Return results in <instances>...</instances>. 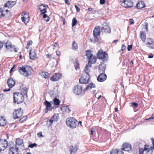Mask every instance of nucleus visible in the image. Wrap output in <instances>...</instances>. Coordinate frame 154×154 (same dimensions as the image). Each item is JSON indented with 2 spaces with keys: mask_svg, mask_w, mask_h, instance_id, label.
<instances>
[{
  "mask_svg": "<svg viewBox=\"0 0 154 154\" xmlns=\"http://www.w3.org/2000/svg\"><path fill=\"white\" fill-rule=\"evenodd\" d=\"M61 77V75L60 73H55L50 78V80L54 82L57 81Z\"/></svg>",
  "mask_w": 154,
  "mask_h": 154,
  "instance_id": "17",
  "label": "nucleus"
},
{
  "mask_svg": "<svg viewBox=\"0 0 154 154\" xmlns=\"http://www.w3.org/2000/svg\"><path fill=\"white\" fill-rule=\"evenodd\" d=\"M77 122L74 118L71 117L66 121V123L67 126L73 128H75L77 125Z\"/></svg>",
  "mask_w": 154,
  "mask_h": 154,
  "instance_id": "7",
  "label": "nucleus"
},
{
  "mask_svg": "<svg viewBox=\"0 0 154 154\" xmlns=\"http://www.w3.org/2000/svg\"><path fill=\"white\" fill-rule=\"evenodd\" d=\"M44 104L46 106V108L45 112L46 113L48 112V110L50 111L52 110V109L51 107V104L50 102L46 100L44 102Z\"/></svg>",
  "mask_w": 154,
  "mask_h": 154,
  "instance_id": "23",
  "label": "nucleus"
},
{
  "mask_svg": "<svg viewBox=\"0 0 154 154\" xmlns=\"http://www.w3.org/2000/svg\"><path fill=\"white\" fill-rule=\"evenodd\" d=\"M60 102V100L59 99L56 98H55L53 99L52 103H53L54 105L59 106Z\"/></svg>",
  "mask_w": 154,
  "mask_h": 154,
  "instance_id": "33",
  "label": "nucleus"
},
{
  "mask_svg": "<svg viewBox=\"0 0 154 154\" xmlns=\"http://www.w3.org/2000/svg\"><path fill=\"white\" fill-rule=\"evenodd\" d=\"M79 64L77 62V61H75V63H74V66L76 70L79 68Z\"/></svg>",
  "mask_w": 154,
  "mask_h": 154,
  "instance_id": "43",
  "label": "nucleus"
},
{
  "mask_svg": "<svg viewBox=\"0 0 154 154\" xmlns=\"http://www.w3.org/2000/svg\"><path fill=\"white\" fill-rule=\"evenodd\" d=\"M4 43L3 42L0 41V50L2 48L3 46Z\"/></svg>",
  "mask_w": 154,
  "mask_h": 154,
  "instance_id": "50",
  "label": "nucleus"
},
{
  "mask_svg": "<svg viewBox=\"0 0 154 154\" xmlns=\"http://www.w3.org/2000/svg\"><path fill=\"white\" fill-rule=\"evenodd\" d=\"M56 54L58 55H60V51H57L56 52Z\"/></svg>",
  "mask_w": 154,
  "mask_h": 154,
  "instance_id": "63",
  "label": "nucleus"
},
{
  "mask_svg": "<svg viewBox=\"0 0 154 154\" xmlns=\"http://www.w3.org/2000/svg\"><path fill=\"white\" fill-rule=\"evenodd\" d=\"M10 88H9L8 89H5L3 90V91L4 92H7L9 91L10 90Z\"/></svg>",
  "mask_w": 154,
  "mask_h": 154,
  "instance_id": "62",
  "label": "nucleus"
},
{
  "mask_svg": "<svg viewBox=\"0 0 154 154\" xmlns=\"http://www.w3.org/2000/svg\"><path fill=\"white\" fill-rule=\"evenodd\" d=\"M58 114H55L52 117V119L54 120L55 122H57L58 118Z\"/></svg>",
  "mask_w": 154,
  "mask_h": 154,
  "instance_id": "40",
  "label": "nucleus"
},
{
  "mask_svg": "<svg viewBox=\"0 0 154 154\" xmlns=\"http://www.w3.org/2000/svg\"><path fill=\"white\" fill-rule=\"evenodd\" d=\"M61 109L62 110H65L67 112H69L71 111L70 108H69V106L68 105L67 106H66L62 107Z\"/></svg>",
  "mask_w": 154,
  "mask_h": 154,
  "instance_id": "35",
  "label": "nucleus"
},
{
  "mask_svg": "<svg viewBox=\"0 0 154 154\" xmlns=\"http://www.w3.org/2000/svg\"><path fill=\"white\" fill-rule=\"evenodd\" d=\"M75 8L76 9L77 11L79 12L80 11V9L76 5H75Z\"/></svg>",
  "mask_w": 154,
  "mask_h": 154,
  "instance_id": "54",
  "label": "nucleus"
},
{
  "mask_svg": "<svg viewBox=\"0 0 154 154\" xmlns=\"http://www.w3.org/2000/svg\"><path fill=\"white\" fill-rule=\"evenodd\" d=\"M6 124V121L3 116H0V126H3Z\"/></svg>",
  "mask_w": 154,
  "mask_h": 154,
  "instance_id": "26",
  "label": "nucleus"
},
{
  "mask_svg": "<svg viewBox=\"0 0 154 154\" xmlns=\"http://www.w3.org/2000/svg\"><path fill=\"white\" fill-rule=\"evenodd\" d=\"M21 109L19 108L15 110L13 113V116L14 119H16L21 117L23 115V112Z\"/></svg>",
  "mask_w": 154,
  "mask_h": 154,
  "instance_id": "9",
  "label": "nucleus"
},
{
  "mask_svg": "<svg viewBox=\"0 0 154 154\" xmlns=\"http://www.w3.org/2000/svg\"><path fill=\"white\" fill-rule=\"evenodd\" d=\"M105 2V0H100V3L103 5L104 4Z\"/></svg>",
  "mask_w": 154,
  "mask_h": 154,
  "instance_id": "56",
  "label": "nucleus"
},
{
  "mask_svg": "<svg viewBox=\"0 0 154 154\" xmlns=\"http://www.w3.org/2000/svg\"><path fill=\"white\" fill-rule=\"evenodd\" d=\"M153 57V55L152 54H151L148 56V57L149 58H152Z\"/></svg>",
  "mask_w": 154,
  "mask_h": 154,
  "instance_id": "61",
  "label": "nucleus"
},
{
  "mask_svg": "<svg viewBox=\"0 0 154 154\" xmlns=\"http://www.w3.org/2000/svg\"><path fill=\"white\" fill-rule=\"evenodd\" d=\"M15 66V65H14L13 66V67L10 70V73H11L13 71V69L14 68V67Z\"/></svg>",
  "mask_w": 154,
  "mask_h": 154,
  "instance_id": "60",
  "label": "nucleus"
},
{
  "mask_svg": "<svg viewBox=\"0 0 154 154\" xmlns=\"http://www.w3.org/2000/svg\"><path fill=\"white\" fill-rule=\"evenodd\" d=\"M77 23V20L75 18H74L72 19V26H74L76 25Z\"/></svg>",
  "mask_w": 154,
  "mask_h": 154,
  "instance_id": "41",
  "label": "nucleus"
},
{
  "mask_svg": "<svg viewBox=\"0 0 154 154\" xmlns=\"http://www.w3.org/2000/svg\"><path fill=\"white\" fill-rule=\"evenodd\" d=\"M27 116H23L19 120L20 122H22L24 121H25L27 119Z\"/></svg>",
  "mask_w": 154,
  "mask_h": 154,
  "instance_id": "42",
  "label": "nucleus"
},
{
  "mask_svg": "<svg viewBox=\"0 0 154 154\" xmlns=\"http://www.w3.org/2000/svg\"><path fill=\"white\" fill-rule=\"evenodd\" d=\"M147 47L151 49H154V40L149 38L147 39V42L146 44Z\"/></svg>",
  "mask_w": 154,
  "mask_h": 154,
  "instance_id": "14",
  "label": "nucleus"
},
{
  "mask_svg": "<svg viewBox=\"0 0 154 154\" xmlns=\"http://www.w3.org/2000/svg\"><path fill=\"white\" fill-rule=\"evenodd\" d=\"M28 88L26 87H24L23 88L21 91L20 94H22L24 96V97L26 96V97H27V92L28 91Z\"/></svg>",
  "mask_w": 154,
  "mask_h": 154,
  "instance_id": "28",
  "label": "nucleus"
},
{
  "mask_svg": "<svg viewBox=\"0 0 154 154\" xmlns=\"http://www.w3.org/2000/svg\"><path fill=\"white\" fill-rule=\"evenodd\" d=\"M54 121V120L53 119H50L49 121V122L50 123V125H51L53 123Z\"/></svg>",
  "mask_w": 154,
  "mask_h": 154,
  "instance_id": "57",
  "label": "nucleus"
},
{
  "mask_svg": "<svg viewBox=\"0 0 154 154\" xmlns=\"http://www.w3.org/2000/svg\"><path fill=\"white\" fill-rule=\"evenodd\" d=\"M86 55L88 59V62L86 65L89 66L92 64L96 62V58L93 56V54H91V51L88 50L86 51Z\"/></svg>",
  "mask_w": 154,
  "mask_h": 154,
  "instance_id": "4",
  "label": "nucleus"
},
{
  "mask_svg": "<svg viewBox=\"0 0 154 154\" xmlns=\"http://www.w3.org/2000/svg\"><path fill=\"white\" fill-rule=\"evenodd\" d=\"M110 154H124V153L117 149L112 150L110 152Z\"/></svg>",
  "mask_w": 154,
  "mask_h": 154,
  "instance_id": "32",
  "label": "nucleus"
},
{
  "mask_svg": "<svg viewBox=\"0 0 154 154\" xmlns=\"http://www.w3.org/2000/svg\"><path fill=\"white\" fill-rule=\"evenodd\" d=\"M100 32H110L111 29L109 26L106 23H104L103 24V26L100 27Z\"/></svg>",
  "mask_w": 154,
  "mask_h": 154,
  "instance_id": "10",
  "label": "nucleus"
},
{
  "mask_svg": "<svg viewBox=\"0 0 154 154\" xmlns=\"http://www.w3.org/2000/svg\"><path fill=\"white\" fill-rule=\"evenodd\" d=\"M154 119V113H153L152 115L148 119H146V120H149L151 119Z\"/></svg>",
  "mask_w": 154,
  "mask_h": 154,
  "instance_id": "49",
  "label": "nucleus"
},
{
  "mask_svg": "<svg viewBox=\"0 0 154 154\" xmlns=\"http://www.w3.org/2000/svg\"><path fill=\"white\" fill-rule=\"evenodd\" d=\"M152 143L153 144V147L151 146V149L152 150H154V139L152 138Z\"/></svg>",
  "mask_w": 154,
  "mask_h": 154,
  "instance_id": "48",
  "label": "nucleus"
},
{
  "mask_svg": "<svg viewBox=\"0 0 154 154\" xmlns=\"http://www.w3.org/2000/svg\"><path fill=\"white\" fill-rule=\"evenodd\" d=\"M122 150L126 151H129L131 150V145L127 143H124L122 145Z\"/></svg>",
  "mask_w": 154,
  "mask_h": 154,
  "instance_id": "20",
  "label": "nucleus"
},
{
  "mask_svg": "<svg viewBox=\"0 0 154 154\" xmlns=\"http://www.w3.org/2000/svg\"><path fill=\"white\" fill-rule=\"evenodd\" d=\"M48 5H46L41 4V5L38 6V9L41 11L40 15H42V14H45L47 12V11L46 10V8L48 7Z\"/></svg>",
  "mask_w": 154,
  "mask_h": 154,
  "instance_id": "16",
  "label": "nucleus"
},
{
  "mask_svg": "<svg viewBox=\"0 0 154 154\" xmlns=\"http://www.w3.org/2000/svg\"><path fill=\"white\" fill-rule=\"evenodd\" d=\"M91 67V65L89 66L86 65V67L84 68V71L85 73H83L82 76L79 80V82L81 83L86 84L88 83L90 79V76L89 75L90 70L89 68Z\"/></svg>",
  "mask_w": 154,
  "mask_h": 154,
  "instance_id": "1",
  "label": "nucleus"
},
{
  "mask_svg": "<svg viewBox=\"0 0 154 154\" xmlns=\"http://www.w3.org/2000/svg\"><path fill=\"white\" fill-rule=\"evenodd\" d=\"M32 44V41H29L27 43V45L28 46H29L30 45H31Z\"/></svg>",
  "mask_w": 154,
  "mask_h": 154,
  "instance_id": "52",
  "label": "nucleus"
},
{
  "mask_svg": "<svg viewBox=\"0 0 154 154\" xmlns=\"http://www.w3.org/2000/svg\"><path fill=\"white\" fill-rule=\"evenodd\" d=\"M42 133V132H39L37 133V135L40 137H43V136Z\"/></svg>",
  "mask_w": 154,
  "mask_h": 154,
  "instance_id": "47",
  "label": "nucleus"
},
{
  "mask_svg": "<svg viewBox=\"0 0 154 154\" xmlns=\"http://www.w3.org/2000/svg\"><path fill=\"white\" fill-rule=\"evenodd\" d=\"M37 146V144L35 143H34L30 144L29 145V147L31 148H33V147L36 146Z\"/></svg>",
  "mask_w": 154,
  "mask_h": 154,
  "instance_id": "44",
  "label": "nucleus"
},
{
  "mask_svg": "<svg viewBox=\"0 0 154 154\" xmlns=\"http://www.w3.org/2000/svg\"><path fill=\"white\" fill-rule=\"evenodd\" d=\"M41 76L45 78H48L49 77L50 75L47 72H42L41 74Z\"/></svg>",
  "mask_w": 154,
  "mask_h": 154,
  "instance_id": "36",
  "label": "nucleus"
},
{
  "mask_svg": "<svg viewBox=\"0 0 154 154\" xmlns=\"http://www.w3.org/2000/svg\"><path fill=\"white\" fill-rule=\"evenodd\" d=\"M72 49L73 50L76 49L78 48L77 44L75 41H74L72 42Z\"/></svg>",
  "mask_w": 154,
  "mask_h": 154,
  "instance_id": "37",
  "label": "nucleus"
},
{
  "mask_svg": "<svg viewBox=\"0 0 154 154\" xmlns=\"http://www.w3.org/2000/svg\"><path fill=\"white\" fill-rule=\"evenodd\" d=\"M129 20L130 24L131 25H132L134 24V20L133 19H131Z\"/></svg>",
  "mask_w": 154,
  "mask_h": 154,
  "instance_id": "51",
  "label": "nucleus"
},
{
  "mask_svg": "<svg viewBox=\"0 0 154 154\" xmlns=\"http://www.w3.org/2000/svg\"><path fill=\"white\" fill-rule=\"evenodd\" d=\"M149 146L145 145L144 149H140L139 154H152V149L148 148Z\"/></svg>",
  "mask_w": 154,
  "mask_h": 154,
  "instance_id": "8",
  "label": "nucleus"
},
{
  "mask_svg": "<svg viewBox=\"0 0 154 154\" xmlns=\"http://www.w3.org/2000/svg\"><path fill=\"white\" fill-rule=\"evenodd\" d=\"M100 26H97L95 27L93 30L94 37L91 39L92 42H98L99 39L97 36L100 35Z\"/></svg>",
  "mask_w": 154,
  "mask_h": 154,
  "instance_id": "3",
  "label": "nucleus"
},
{
  "mask_svg": "<svg viewBox=\"0 0 154 154\" xmlns=\"http://www.w3.org/2000/svg\"><path fill=\"white\" fill-rule=\"evenodd\" d=\"M132 45H128V46L127 49L129 51H130L132 49Z\"/></svg>",
  "mask_w": 154,
  "mask_h": 154,
  "instance_id": "46",
  "label": "nucleus"
},
{
  "mask_svg": "<svg viewBox=\"0 0 154 154\" xmlns=\"http://www.w3.org/2000/svg\"><path fill=\"white\" fill-rule=\"evenodd\" d=\"M97 57L99 59H102L103 62L106 61L108 58L107 54L102 50L99 51L97 54Z\"/></svg>",
  "mask_w": 154,
  "mask_h": 154,
  "instance_id": "6",
  "label": "nucleus"
},
{
  "mask_svg": "<svg viewBox=\"0 0 154 154\" xmlns=\"http://www.w3.org/2000/svg\"><path fill=\"white\" fill-rule=\"evenodd\" d=\"M125 47L124 45H122L121 48V50L122 51H124L125 49Z\"/></svg>",
  "mask_w": 154,
  "mask_h": 154,
  "instance_id": "55",
  "label": "nucleus"
},
{
  "mask_svg": "<svg viewBox=\"0 0 154 154\" xmlns=\"http://www.w3.org/2000/svg\"><path fill=\"white\" fill-rule=\"evenodd\" d=\"M8 86L11 88L13 87L15 84V81L11 78H9L7 81Z\"/></svg>",
  "mask_w": 154,
  "mask_h": 154,
  "instance_id": "21",
  "label": "nucleus"
},
{
  "mask_svg": "<svg viewBox=\"0 0 154 154\" xmlns=\"http://www.w3.org/2000/svg\"><path fill=\"white\" fill-rule=\"evenodd\" d=\"M24 100V96L20 93H14V102L17 104L22 102Z\"/></svg>",
  "mask_w": 154,
  "mask_h": 154,
  "instance_id": "5",
  "label": "nucleus"
},
{
  "mask_svg": "<svg viewBox=\"0 0 154 154\" xmlns=\"http://www.w3.org/2000/svg\"><path fill=\"white\" fill-rule=\"evenodd\" d=\"M5 46L7 49H10L14 47V45H12L10 42L7 41L6 43H5Z\"/></svg>",
  "mask_w": 154,
  "mask_h": 154,
  "instance_id": "29",
  "label": "nucleus"
},
{
  "mask_svg": "<svg viewBox=\"0 0 154 154\" xmlns=\"http://www.w3.org/2000/svg\"><path fill=\"white\" fill-rule=\"evenodd\" d=\"M23 140L20 138H17L16 139V145L18 146L22 145L23 144Z\"/></svg>",
  "mask_w": 154,
  "mask_h": 154,
  "instance_id": "34",
  "label": "nucleus"
},
{
  "mask_svg": "<svg viewBox=\"0 0 154 154\" xmlns=\"http://www.w3.org/2000/svg\"><path fill=\"white\" fill-rule=\"evenodd\" d=\"M22 16H23V17L21 18V19L23 22L25 23L26 20H27L28 22V21L29 15L26 12H23L22 14Z\"/></svg>",
  "mask_w": 154,
  "mask_h": 154,
  "instance_id": "19",
  "label": "nucleus"
},
{
  "mask_svg": "<svg viewBox=\"0 0 154 154\" xmlns=\"http://www.w3.org/2000/svg\"><path fill=\"white\" fill-rule=\"evenodd\" d=\"M140 37L143 42H144L146 39V36L144 32L141 31L140 32Z\"/></svg>",
  "mask_w": 154,
  "mask_h": 154,
  "instance_id": "30",
  "label": "nucleus"
},
{
  "mask_svg": "<svg viewBox=\"0 0 154 154\" xmlns=\"http://www.w3.org/2000/svg\"><path fill=\"white\" fill-rule=\"evenodd\" d=\"M77 150V148L76 146H72L71 148L70 154H72V152L75 153Z\"/></svg>",
  "mask_w": 154,
  "mask_h": 154,
  "instance_id": "39",
  "label": "nucleus"
},
{
  "mask_svg": "<svg viewBox=\"0 0 154 154\" xmlns=\"http://www.w3.org/2000/svg\"><path fill=\"white\" fill-rule=\"evenodd\" d=\"M16 3L15 2L8 1L5 5V7H8V8H11L13 7Z\"/></svg>",
  "mask_w": 154,
  "mask_h": 154,
  "instance_id": "27",
  "label": "nucleus"
},
{
  "mask_svg": "<svg viewBox=\"0 0 154 154\" xmlns=\"http://www.w3.org/2000/svg\"><path fill=\"white\" fill-rule=\"evenodd\" d=\"M131 104L132 106H134L135 107H137L138 106V104L137 103L135 102H132L131 103Z\"/></svg>",
  "mask_w": 154,
  "mask_h": 154,
  "instance_id": "45",
  "label": "nucleus"
},
{
  "mask_svg": "<svg viewBox=\"0 0 154 154\" xmlns=\"http://www.w3.org/2000/svg\"><path fill=\"white\" fill-rule=\"evenodd\" d=\"M94 131V130L93 128H91V135H93V132Z\"/></svg>",
  "mask_w": 154,
  "mask_h": 154,
  "instance_id": "58",
  "label": "nucleus"
},
{
  "mask_svg": "<svg viewBox=\"0 0 154 154\" xmlns=\"http://www.w3.org/2000/svg\"><path fill=\"white\" fill-rule=\"evenodd\" d=\"M42 16L43 18L45 19L46 22H48L49 21V17L48 16L45 14H42Z\"/></svg>",
  "mask_w": 154,
  "mask_h": 154,
  "instance_id": "38",
  "label": "nucleus"
},
{
  "mask_svg": "<svg viewBox=\"0 0 154 154\" xmlns=\"http://www.w3.org/2000/svg\"><path fill=\"white\" fill-rule=\"evenodd\" d=\"M8 146V143L6 140H0V148L1 150L4 151Z\"/></svg>",
  "mask_w": 154,
  "mask_h": 154,
  "instance_id": "11",
  "label": "nucleus"
},
{
  "mask_svg": "<svg viewBox=\"0 0 154 154\" xmlns=\"http://www.w3.org/2000/svg\"><path fill=\"white\" fill-rule=\"evenodd\" d=\"M101 96L100 95H99L97 93L95 95V97H96V98H97V99H99V98H100L101 97Z\"/></svg>",
  "mask_w": 154,
  "mask_h": 154,
  "instance_id": "53",
  "label": "nucleus"
},
{
  "mask_svg": "<svg viewBox=\"0 0 154 154\" xmlns=\"http://www.w3.org/2000/svg\"><path fill=\"white\" fill-rule=\"evenodd\" d=\"M36 56V53L34 49L30 50L29 52V58L31 60L34 59Z\"/></svg>",
  "mask_w": 154,
  "mask_h": 154,
  "instance_id": "24",
  "label": "nucleus"
},
{
  "mask_svg": "<svg viewBox=\"0 0 154 154\" xmlns=\"http://www.w3.org/2000/svg\"><path fill=\"white\" fill-rule=\"evenodd\" d=\"M18 149L16 145L14 146L10 147L9 148V154H18Z\"/></svg>",
  "mask_w": 154,
  "mask_h": 154,
  "instance_id": "13",
  "label": "nucleus"
},
{
  "mask_svg": "<svg viewBox=\"0 0 154 154\" xmlns=\"http://www.w3.org/2000/svg\"><path fill=\"white\" fill-rule=\"evenodd\" d=\"M122 2V5L125 8H131L133 6V2L130 0H124Z\"/></svg>",
  "mask_w": 154,
  "mask_h": 154,
  "instance_id": "12",
  "label": "nucleus"
},
{
  "mask_svg": "<svg viewBox=\"0 0 154 154\" xmlns=\"http://www.w3.org/2000/svg\"><path fill=\"white\" fill-rule=\"evenodd\" d=\"M102 64H100L99 65V71L101 73H104L106 69V65L104 63L101 62Z\"/></svg>",
  "mask_w": 154,
  "mask_h": 154,
  "instance_id": "22",
  "label": "nucleus"
},
{
  "mask_svg": "<svg viewBox=\"0 0 154 154\" xmlns=\"http://www.w3.org/2000/svg\"><path fill=\"white\" fill-rule=\"evenodd\" d=\"M97 11L96 10L93 11L92 12V13L93 14H96L97 13Z\"/></svg>",
  "mask_w": 154,
  "mask_h": 154,
  "instance_id": "64",
  "label": "nucleus"
},
{
  "mask_svg": "<svg viewBox=\"0 0 154 154\" xmlns=\"http://www.w3.org/2000/svg\"><path fill=\"white\" fill-rule=\"evenodd\" d=\"M136 6L137 8L140 9L145 7V4L143 2L141 1L138 3Z\"/></svg>",
  "mask_w": 154,
  "mask_h": 154,
  "instance_id": "31",
  "label": "nucleus"
},
{
  "mask_svg": "<svg viewBox=\"0 0 154 154\" xmlns=\"http://www.w3.org/2000/svg\"><path fill=\"white\" fill-rule=\"evenodd\" d=\"M46 57L48 58H51V55H50L49 54H47L46 55Z\"/></svg>",
  "mask_w": 154,
  "mask_h": 154,
  "instance_id": "59",
  "label": "nucleus"
},
{
  "mask_svg": "<svg viewBox=\"0 0 154 154\" xmlns=\"http://www.w3.org/2000/svg\"><path fill=\"white\" fill-rule=\"evenodd\" d=\"M107 78L106 75L104 73H100L97 78V80L99 82H103L106 80Z\"/></svg>",
  "mask_w": 154,
  "mask_h": 154,
  "instance_id": "18",
  "label": "nucleus"
},
{
  "mask_svg": "<svg viewBox=\"0 0 154 154\" xmlns=\"http://www.w3.org/2000/svg\"><path fill=\"white\" fill-rule=\"evenodd\" d=\"M18 71L21 74L26 77H27L32 73L33 70L30 66L26 65L19 67Z\"/></svg>",
  "mask_w": 154,
  "mask_h": 154,
  "instance_id": "2",
  "label": "nucleus"
},
{
  "mask_svg": "<svg viewBox=\"0 0 154 154\" xmlns=\"http://www.w3.org/2000/svg\"><path fill=\"white\" fill-rule=\"evenodd\" d=\"M96 87L95 84L91 83L87 85V86L84 89V91H86L88 90H89L92 88H95Z\"/></svg>",
  "mask_w": 154,
  "mask_h": 154,
  "instance_id": "25",
  "label": "nucleus"
},
{
  "mask_svg": "<svg viewBox=\"0 0 154 154\" xmlns=\"http://www.w3.org/2000/svg\"><path fill=\"white\" fill-rule=\"evenodd\" d=\"M82 87L79 85H76L73 88V93L75 94L79 95L80 94L82 91Z\"/></svg>",
  "mask_w": 154,
  "mask_h": 154,
  "instance_id": "15",
  "label": "nucleus"
}]
</instances>
